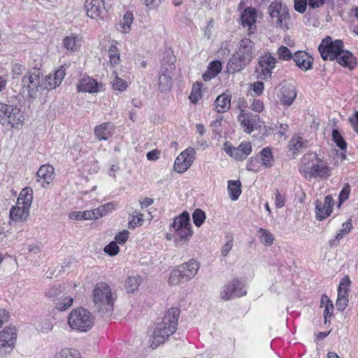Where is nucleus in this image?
<instances>
[{"label": "nucleus", "instance_id": "obj_1", "mask_svg": "<svg viewBox=\"0 0 358 358\" xmlns=\"http://www.w3.org/2000/svg\"><path fill=\"white\" fill-rule=\"evenodd\" d=\"M299 171L308 180L313 178L324 179L331 175V168L328 162L315 152L306 153L303 156Z\"/></svg>", "mask_w": 358, "mask_h": 358}, {"label": "nucleus", "instance_id": "obj_2", "mask_svg": "<svg viewBox=\"0 0 358 358\" xmlns=\"http://www.w3.org/2000/svg\"><path fill=\"white\" fill-rule=\"evenodd\" d=\"M180 310L177 307L169 308L164 315L162 320L158 322L152 335L151 347L156 348L173 335L178 328V321Z\"/></svg>", "mask_w": 358, "mask_h": 358}, {"label": "nucleus", "instance_id": "obj_3", "mask_svg": "<svg viewBox=\"0 0 358 358\" xmlns=\"http://www.w3.org/2000/svg\"><path fill=\"white\" fill-rule=\"evenodd\" d=\"M93 302L102 314H110L113 310L115 298L110 286L106 282L95 285L92 295Z\"/></svg>", "mask_w": 358, "mask_h": 358}, {"label": "nucleus", "instance_id": "obj_4", "mask_svg": "<svg viewBox=\"0 0 358 358\" xmlns=\"http://www.w3.org/2000/svg\"><path fill=\"white\" fill-rule=\"evenodd\" d=\"M24 117L20 105L0 103V122L4 127L19 129L23 125Z\"/></svg>", "mask_w": 358, "mask_h": 358}, {"label": "nucleus", "instance_id": "obj_5", "mask_svg": "<svg viewBox=\"0 0 358 358\" xmlns=\"http://www.w3.org/2000/svg\"><path fill=\"white\" fill-rule=\"evenodd\" d=\"M69 327L78 332L90 331L94 324V317L87 309L78 308L71 311L68 316Z\"/></svg>", "mask_w": 358, "mask_h": 358}, {"label": "nucleus", "instance_id": "obj_6", "mask_svg": "<svg viewBox=\"0 0 358 358\" xmlns=\"http://www.w3.org/2000/svg\"><path fill=\"white\" fill-rule=\"evenodd\" d=\"M22 93L29 98H36L37 93L45 90L39 69L29 71L22 79Z\"/></svg>", "mask_w": 358, "mask_h": 358}, {"label": "nucleus", "instance_id": "obj_7", "mask_svg": "<svg viewBox=\"0 0 358 358\" xmlns=\"http://www.w3.org/2000/svg\"><path fill=\"white\" fill-rule=\"evenodd\" d=\"M111 6V0H86L84 8L89 17L96 20H105Z\"/></svg>", "mask_w": 358, "mask_h": 358}, {"label": "nucleus", "instance_id": "obj_8", "mask_svg": "<svg viewBox=\"0 0 358 358\" xmlns=\"http://www.w3.org/2000/svg\"><path fill=\"white\" fill-rule=\"evenodd\" d=\"M268 13L273 20L276 19L275 23L277 27L284 30L289 29L291 16L285 5L280 2H272L268 7Z\"/></svg>", "mask_w": 358, "mask_h": 358}, {"label": "nucleus", "instance_id": "obj_9", "mask_svg": "<svg viewBox=\"0 0 358 358\" xmlns=\"http://www.w3.org/2000/svg\"><path fill=\"white\" fill-rule=\"evenodd\" d=\"M343 48V43L341 40L332 41L331 37L327 36L322 39L318 47V50L324 60H334Z\"/></svg>", "mask_w": 358, "mask_h": 358}, {"label": "nucleus", "instance_id": "obj_10", "mask_svg": "<svg viewBox=\"0 0 358 358\" xmlns=\"http://www.w3.org/2000/svg\"><path fill=\"white\" fill-rule=\"evenodd\" d=\"M246 293L245 284L238 279H234L222 287L220 296L222 299L230 300L245 296Z\"/></svg>", "mask_w": 358, "mask_h": 358}, {"label": "nucleus", "instance_id": "obj_11", "mask_svg": "<svg viewBox=\"0 0 358 358\" xmlns=\"http://www.w3.org/2000/svg\"><path fill=\"white\" fill-rule=\"evenodd\" d=\"M252 147L250 142H242L238 147H234L229 142L224 143V152L237 161H243L252 152Z\"/></svg>", "mask_w": 358, "mask_h": 358}, {"label": "nucleus", "instance_id": "obj_12", "mask_svg": "<svg viewBox=\"0 0 358 358\" xmlns=\"http://www.w3.org/2000/svg\"><path fill=\"white\" fill-rule=\"evenodd\" d=\"M195 159V150L188 148L182 151L174 162V169L178 173L185 172L192 164Z\"/></svg>", "mask_w": 358, "mask_h": 358}, {"label": "nucleus", "instance_id": "obj_13", "mask_svg": "<svg viewBox=\"0 0 358 358\" xmlns=\"http://www.w3.org/2000/svg\"><path fill=\"white\" fill-rule=\"evenodd\" d=\"M170 63L167 65L163 64L159 75V90L161 92L169 90L172 85V71L174 69L175 59L172 57L169 59Z\"/></svg>", "mask_w": 358, "mask_h": 358}, {"label": "nucleus", "instance_id": "obj_14", "mask_svg": "<svg viewBox=\"0 0 358 358\" xmlns=\"http://www.w3.org/2000/svg\"><path fill=\"white\" fill-rule=\"evenodd\" d=\"M334 200L331 195H327L324 201L317 200L315 202V215L317 220L322 221L327 218L332 213Z\"/></svg>", "mask_w": 358, "mask_h": 358}, {"label": "nucleus", "instance_id": "obj_15", "mask_svg": "<svg viewBox=\"0 0 358 358\" xmlns=\"http://www.w3.org/2000/svg\"><path fill=\"white\" fill-rule=\"evenodd\" d=\"M241 24L243 27L248 28V34H253L257 29V13L256 9L252 7L245 8L241 17Z\"/></svg>", "mask_w": 358, "mask_h": 358}, {"label": "nucleus", "instance_id": "obj_16", "mask_svg": "<svg viewBox=\"0 0 358 358\" xmlns=\"http://www.w3.org/2000/svg\"><path fill=\"white\" fill-rule=\"evenodd\" d=\"M277 59L270 53L261 56L259 59V65L262 69L261 76L264 80L271 77L272 70L275 67Z\"/></svg>", "mask_w": 358, "mask_h": 358}, {"label": "nucleus", "instance_id": "obj_17", "mask_svg": "<svg viewBox=\"0 0 358 358\" xmlns=\"http://www.w3.org/2000/svg\"><path fill=\"white\" fill-rule=\"evenodd\" d=\"M258 120V115L249 111L242 112V114L238 115V121L243 131L247 134H251L253 131L254 127Z\"/></svg>", "mask_w": 358, "mask_h": 358}, {"label": "nucleus", "instance_id": "obj_18", "mask_svg": "<svg viewBox=\"0 0 358 358\" xmlns=\"http://www.w3.org/2000/svg\"><path fill=\"white\" fill-rule=\"evenodd\" d=\"M101 83H98L91 77L83 78L78 81L77 88L78 92L96 93L102 88Z\"/></svg>", "mask_w": 358, "mask_h": 358}, {"label": "nucleus", "instance_id": "obj_19", "mask_svg": "<svg viewBox=\"0 0 358 358\" xmlns=\"http://www.w3.org/2000/svg\"><path fill=\"white\" fill-rule=\"evenodd\" d=\"M293 60L296 65L303 71L312 69L313 58L305 51H297L294 53Z\"/></svg>", "mask_w": 358, "mask_h": 358}, {"label": "nucleus", "instance_id": "obj_20", "mask_svg": "<svg viewBox=\"0 0 358 358\" xmlns=\"http://www.w3.org/2000/svg\"><path fill=\"white\" fill-rule=\"evenodd\" d=\"M253 47L254 43L250 39L243 38L239 42L235 53L250 63L252 59Z\"/></svg>", "mask_w": 358, "mask_h": 358}, {"label": "nucleus", "instance_id": "obj_21", "mask_svg": "<svg viewBox=\"0 0 358 358\" xmlns=\"http://www.w3.org/2000/svg\"><path fill=\"white\" fill-rule=\"evenodd\" d=\"M278 96L282 105L289 106L296 97V89L290 84L285 85L281 87Z\"/></svg>", "mask_w": 358, "mask_h": 358}, {"label": "nucleus", "instance_id": "obj_22", "mask_svg": "<svg viewBox=\"0 0 358 358\" xmlns=\"http://www.w3.org/2000/svg\"><path fill=\"white\" fill-rule=\"evenodd\" d=\"M55 169L50 164L42 165L36 173L37 181L42 182V186L46 187L53 180Z\"/></svg>", "mask_w": 358, "mask_h": 358}, {"label": "nucleus", "instance_id": "obj_23", "mask_svg": "<svg viewBox=\"0 0 358 358\" xmlns=\"http://www.w3.org/2000/svg\"><path fill=\"white\" fill-rule=\"evenodd\" d=\"M231 95L229 93H222L215 101V108L219 113L227 112L231 107Z\"/></svg>", "mask_w": 358, "mask_h": 358}, {"label": "nucleus", "instance_id": "obj_24", "mask_svg": "<svg viewBox=\"0 0 358 358\" xmlns=\"http://www.w3.org/2000/svg\"><path fill=\"white\" fill-rule=\"evenodd\" d=\"M248 64L249 62L245 59L234 53L228 62L227 71L231 73L238 72L243 69Z\"/></svg>", "mask_w": 358, "mask_h": 358}, {"label": "nucleus", "instance_id": "obj_25", "mask_svg": "<svg viewBox=\"0 0 358 358\" xmlns=\"http://www.w3.org/2000/svg\"><path fill=\"white\" fill-rule=\"evenodd\" d=\"M185 274V281L187 282L193 278L197 273L200 267L199 263L194 259H190L188 262L180 265Z\"/></svg>", "mask_w": 358, "mask_h": 358}, {"label": "nucleus", "instance_id": "obj_26", "mask_svg": "<svg viewBox=\"0 0 358 358\" xmlns=\"http://www.w3.org/2000/svg\"><path fill=\"white\" fill-rule=\"evenodd\" d=\"M56 289H52L47 292V296L50 298H53L55 300L56 308L60 310L64 311L72 306L73 299L71 296H65L64 298H59L55 299Z\"/></svg>", "mask_w": 358, "mask_h": 358}, {"label": "nucleus", "instance_id": "obj_27", "mask_svg": "<svg viewBox=\"0 0 358 358\" xmlns=\"http://www.w3.org/2000/svg\"><path fill=\"white\" fill-rule=\"evenodd\" d=\"M29 208L17 205L13 206L10 210V217L13 221L21 222L25 220L29 214Z\"/></svg>", "mask_w": 358, "mask_h": 358}, {"label": "nucleus", "instance_id": "obj_28", "mask_svg": "<svg viewBox=\"0 0 358 358\" xmlns=\"http://www.w3.org/2000/svg\"><path fill=\"white\" fill-rule=\"evenodd\" d=\"M113 125L110 122H105L94 128V134L99 140H107L113 132Z\"/></svg>", "mask_w": 358, "mask_h": 358}, {"label": "nucleus", "instance_id": "obj_29", "mask_svg": "<svg viewBox=\"0 0 358 358\" xmlns=\"http://www.w3.org/2000/svg\"><path fill=\"white\" fill-rule=\"evenodd\" d=\"M189 215L187 212H183L179 216L174 218L173 223L170 226V231L175 229H185L184 227H191Z\"/></svg>", "mask_w": 358, "mask_h": 358}, {"label": "nucleus", "instance_id": "obj_30", "mask_svg": "<svg viewBox=\"0 0 358 358\" xmlns=\"http://www.w3.org/2000/svg\"><path fill=\"white\" fill-rule=\"evenodd\" d=\"M336 59L341 65L348 67L350 69H354L357 64L353 55L350 51L343 50V49L340 51Z\"/></svg>", "mask_w": 358, "mask_h": 358}, {"label": "nucleus", "instance_id": "obj_31", "mask_svg": "<svg viewBox=\"0 0 358 358\" xmlns=\"http://www.w3.org/2000/svg\"><path fill=\"white\" fill-rule=\"evenodd\" d=\"M64 47L71 52H76L82 45V38L76 34H71L64 38L63 41Z\"/></svg>", "mask_w": 358, "mask_h": 358}, {"label": "nucleus", "instance_id": "obj_32", "mask_svg": "<svg viewBox=\"0 0 358 358\" xmlns=\"http://www.w3.org/2000/svg\"><path fill=\"white\" fill-rule=\"evenodd\" d=\"M33 201V189L29 187L23 188L17 199L16 203L30 208Z\"/></svg>", "mask_w": 358, "mask_h": 358}, {"label": "nucleus", "instance_id": "obj_33", "mask_svg": "<svg viewBox=\"0 0 358 358\" xmlns=\"http://www.w3.org/2000/svg\"><path fill=\"white\" fill-rule=\"evenodd\" d=\"M185 229H175L172 231L174 241L176 244H182L187 241L192 237L193 231L191 227H184Z\"/></svg>", "mask_w": 358, "mask_h": 358}, {"label": "nucleus", "instance_id": "obj_34", "mask_svg": "<svg viewBox=\"0 0 358 358\" xmlns=\"http://www.w3.org/2000/svg\"><path fill=\"white\" fill-rule=\"evenodd\" d=\"M259 157L264 169L270 168L273 165L274 158L271 148L266 147L263 148L259 152Z\"/></svg>", "mask_w": 358, "mask_h": 358}, {"label": "nucleus", "instance_id": "obj_35", "mask_svg": "<svg viewBox=\"0 0 358 358\" xmlns=\"http://www.w3.org/2000/svg\"><path fill=\"white\" fill-rule=\"evenodd\" d=\"M308 141L303 140L302 137L298 135H294L289 142V148L290 150L296 152H301L303 149L307 148Z\"/></svg>", "mask_w": 358, "mask_h": 358}, {"label": "nucleus", "instance_id": "obj_36", "mask_svg": "<svg viewBox=\"0 0 358 358\" xmlns=\"http://www.w3.org/2000/svg\"><path fill=\"white\" fill-rule=\"evenodd\" d=\"M241 184L238 180H230L228 181L227 190L229 192V197L232 201H236L239 198L241 194Z\"/></svg>", "mask_w": 358, "mask_h": 358}, {"label": "nucleus", "instance_id": "obj_37", "mask_svg": "<svg viewBox=\"0 0 358 358\" xmlns=\"http://www.w3.org/2000/svg\"><path fill=\"white\" fill-rule=\"evenodd\" d=\"M141 282L142 278L138 275L128 277L125 282V289L127 292L129 294L134 292L138 289Z\"/></svg>", "mask_w": 358, "mask_h": 358}, {"label": "nucleus", "instance_id": "obj_38", "mask_svg": "<svg viewBox=\"0 0 358 358\" xmlns=\"http://www.w3.org/2000/svg\"><path fill=\"white\" fill-rule=\"evenodd\" d=\"M352 229V223L351 221L349 220L342 224V228L339 230L338 233L335 236L334 240L329 241V245L331 247L334 245H338L339 244V241L342 239L346 234H348Z\"/></svg>", "mask_w": 358, "mask_h": 358}, {"label": "nucleus", "instance_id": "obj_39", "mask_svg": "<svg viewBox=\"0 0 358 358\" xmlns=\"http://www.w3.org/2000/svg\"><path fill=\"white\" fill-rule=\"evenodd\" d=\"M321 306L324 307V323H327V319L332 316V313L334 310V304L332 301H331L329 297L326 294H323L321 298Z\"/></svg>", "mask_w": 358, "mask_h": 358}, {"label": "nucleus", "instance_id": "obj_40", "mask_svg": "<svg viewBox=\"0 0 358 358\" xmlns=\"http://www.w3.org/2000/svg\"><path fill=\"white\" fill-rule=\"evenodd\" d=\"M222 70V64L219 61L211 62L208 66L207 73H205L203 78L205 80L215 78Z\"/></svg>", "mask_w": 358, "mask_h": 358}, {"label": "nucleus", "instance_id": "obj_41", "mask_svg": "<svg viewBox=\"0 0 358 358\" xmlns=\"http://www.w3.org/2000/svg\"><path fill=\"white\" fill-rule=\"evenodd\" d=\"M111 78L112 80L110 83L114 90L124 92L127 90L128 87L127 83L122 78L118 77L117 73L116 71H113Z\"/></svg>", "mask_w": 358, "mask_h": 358}, {"label": "nucleus", "instance_id": "obj_42", "mask_svg": "<svg viewBox=\"0 0 358 358\" xmlns=\"http://www.w3.org/2000/svg\"><path fill=\"white\" fill-rule=\"evenodd\" d=\"M117 207L115 202H108L104 205H101L99 207L94 209L96 215V219H99L103 216L106 215L108 213H111Z\"/></svg>", "mask_w": 358, "mask_h": 358}, {"label": "nucleus", "instance_id": "obj_43", "mask_svg": "<svg viewBox=\"0 0 358 358\" xmlns=\"http://www.w3.org/2000/svg\"><path fill=\"white\" fill-rule=\"evenodd\" d=\"M351 281L348 275L344 276L339 282L338 288V298H348L349 287Z\"/></svg>", "mask_w": 358, "mask_h": 358}, {"label": "nucleus", "instance_id": "obj_44", "mask_svg": "<svg viewBox=\"0 0 358 358\" xmlns=\"http://www.w3.org/2000/svg\"><path fill=\"white\" fill-rule=\"evenodd\" d=\"M182 281L185 282V274L178 266L171 272L169 282L171 285H176Z\"/></svg>", "mask_w": 358, "mask_h": 358}, {"label": "nucleus", "instance_id": "obj_45", "mask_svg": "<svg viewBox=\"0 0 358 358\" xmlns=\"http://www.w3.org/2000/svg\"><path fill=\"white\" fill-rule=\"evenodd\" d=\"M108 57L112 66L120 63V53L116 45L110 44L108 47Z\"/></svg>", "mask_w": 358, "mask_h": 358}, {"label": "nucleus", "instance_id": "obj_46", "mask_svg": "<svg viewBox=\"0 0 358 358\" xmlns=\"http://www.w3.org/2000/svg\"><path fill=\"white\" fill-rule=\"evenodd\" d=\"M257 235L264 245L270 246L273 243L274 236L268 230L259 228L257 230Z\"/></svg>", "mask_w": 358, "mask_h": 358}, {"label": "nucleus", "instance_id": "obj_47", "mask_svg": "<svg viewBox=\"0 0 358 358\" xmlns=\"http://www.w3.org/2000/svg\"><path fill=\"white\" fill-rule=\"evenodd\" d=\"M6 334L5 332H0V357L3 356L7 352H10L13 348V340L6 341L4 339Z\"/></svg>", "mask_w": 358, "mask_h": 358}, {"label": "nucleus", "instance_id": "obj_48", "mask_svg": "<svg viewBox=\"0 0 358 358\" xmlns=\"http://www.w3.org/2000/svg\"><path fill=\"white\" fill-rule=\"evenodd\" d=\"M246 169L248 171L257 173L264 169L262 164H261L260 159L258 156L250 158L246 164Z\"/></svg>", "mask_w": 358, "mask_h": 358}, {"label": "nucleus", "instance_id": "obj_49", "mask_svg": "<svg viewBox=\"0 0 358 358\" xmlns=\"http://www.w3.org/2000/svg\"><path fill=\"white\" fill-rule=\"evenodd\" d=\"M201 85L199 83H196L194 84L192 86V92L190 93L189 99L192 103L196 104L198 102V101L201 98Z\"/></svg>", "mask_w": 358, "mask_h": 358}, {"label": "nucleus", "instance_id": "obj_50", "mask_svg": "<svg viewBox=\"0 0 358 358\" xmlns=\"http://www.w3.org/2000/svg\"><path fill=\"white\" fill-rule=\"evenodd\" d=\"M131 218L129 222V229H135L136 227L141 226L143 222V215L139 212L135 210L132 215Z\"/></svg>", "mask_w": 358, "mask_h": 358}, {"label": "nucleus", "instance_id": "obj_51", "mask_svg": "<svg viewBox=\"0 0 358 358\" xmlns=\"http://www.w3.org/2000/svg\"><path fill=\"white\" fill-rule=\"evenodd\" d=\"M332 140L341 150H345L346 149L347 143L337 129L332 131Z\"/></svg>", "mask_w": 358, "mask_h": 358}, {"label": "nucleus", "instance_id": "obj_52", "mask_svg": "<svg viewBox=\"0 0 358 358\" xmlns=\"http://www.w3.org/2000/svg\"><path fill=\"white\" fill-rule=\"evenodd\" d=\"M277 55L279 59L284 61H289L293 59L294 57V54L292 53L290 50L284 45H281L278 48Z\"/></svg>", "mask_w": 358, "mask_h": 358}, {"label": "nucleus", "instance_id": "obj_53", "mask_svg": "<svg viewBox=\"0 0 358 358\" xmlns=\"http://www.w3.org/2000/svg\"><path fill=\"white\" fill-rule=\"evenodd\" d=\"M66 74V69L64 66L59 67L52 75L54 76L55 82L53 84L50 83L51 87H58L62 82Z\"/></svg>", "mask_w": 358, "mask_h": 358}, {"label": "nucleus", "instance_id": "obj_54", "mask_svg": "<svg viewBox=\"0 0 358 358\" xmlns=\"http://www.w3.org/2000/svg\"><path fill=\"white\" fill-rule=\"evenodd\" d=\"M192 219L194 224L199 227H201L206 220V213L202 210L197 208L192 214Z\"/></svg>", "mask_w": 358, "mask_h": 358}, {"label": "nucleus", "instance_id": "obj_55", "mask_svg": "<svg viewBox=\"0 0 358 358\" xmlns=\"http://www.w3.org/2000/svg\"><path fill=\"white\" fill-rule=\"evenodd\" d=\"M55 358H80V356L78 351L76 349L65 348Z\"/></svg>", "mask_w": 358, "mask_h": 358}, {"label": "nucleus", "instance_id": "obj_56", "mask_svg": "<svg viewBox=\"0 0 358 358\" xmlns=\"http://www.w3.org/2000/svg\"><path fill=\"white\" fill-rule=\"evenodd\" d=\"M133 22V14L129 12H127L121 21L122 31L127 33L130 30V26Z\"/></svg>", "mask_w": 358, "mask_h": 358}, {"label": "nucleus", "instance_id": "obj_57", "mask_svg": "<svg viewBox=\"0 0 358 358\" xmlns=\"http://www.w3.org/2000/svg\"><path fill=\"white\" fill-rule=\"evenodd\" d=\"M1 332H5L6 334H7L5 335L6 336H5L4 339L8 341H10V340L12 339L13 340V345L14 346L15 344V342H16L17 334V331L16 328L15 327H6Z\"/></svg>", "mask_w": 358, "mask_h": 358}, {"label": "nucleus", "instance_id": "obj_58", "mask_svg": "<svg viewBox=\"0 0 358 358\" xmlns=\"http://www.w3.org/2000/svg\"><path fill=\"white\" fill-rule=\"evenodd\" d=\"M250 108L255 113H261L264 110V105L262 101L258 99H253L251 101Z\"/></svg>", "mask_w": 358, "mask_h": 358}, {"label": "nucleus", "instance_id": "obj_59", "mask_svg": "<svg viewBox=\"0 0 358 358\" xmlns=\"http://www.w3.org/2000/svg\"><path fill=\"white\" fill-rule=\"evenodd\" d=\"M350 190L351 188L350 185L348 183L345 184L339 194V205H341L349 198Z\"/></svg>", "mask_w": 358, "mask_h": 358}, {"label": "nucleus", "instance_id": "obj_60", "mask_svg": "<svg viewBox=\"0 0 358 358\" xmlns=\"http://www.w3.org/2000/svg\"><path fill=\"white\" fill-rule=\"evenodd\" d=\"M119 247L115 241H112L104 248V252L110 256L116 255L119 252Z\"/></svg>", "mask_w": 358, "mask_h": 358}, {"label": "nucleus", "instance_id": "obj_61", "mask_svg": "<svg viewBox=\"0 0 358 358\" xmlns=\"http://www.w3.org/2000/svg\"><path fill=\"white\" fill-rule=\"evenodd\" d=\"M308 6V0H294V8L299 13H303Z\"/></svg>", "mask_w": 358, "mask_h": 358}, {"label": "nucleus", "instance_id": "obj_62", "mask_svg": "<svg viewBox=\"0 0 358 358\" xmlns=\"http://www.w3.org/2000/svg\"><path fill=\"white\" fill-rule=\"evenodd\" d=\"M234 102L236 104L237 108L240 110L239 114H242V112H247L245 109L248 108V102L244 96H239Z\"/></svg>", "mask_w": 358, "mask_h": 358}, {"label": "nucleus", "instance_id": "obj_63", "mask_svg": "<svg viewBox=\"0 0 358 358\" xmlns=\"http://www.w3.org/2000/svg\"><path fill=\"white\" fill-rule=\"evenodd\" d=\"M227 241L221 250V254L224 257H226L229 254L233 247V238L231 236H227Z\"/></svg>", "mask_w": 358, "mask_h": 358}, {"label": "nucleus", "instance_id": "obj_64", "mask_svg": "<svg viewBox=\"0 0 358 358\" xmlns=\"http://www.w3.org/2000/svg\"><path fill=\"white\" fill-rule=\"evenodd\" d=\"M349 122L353 130L358 134V111H355L354 114L349 117Z\"/></svg>", "mask_w": 358, "mask_h": 358}]
</instances>
